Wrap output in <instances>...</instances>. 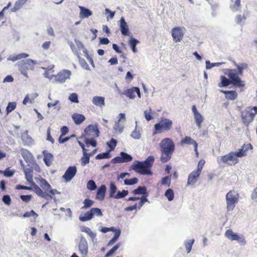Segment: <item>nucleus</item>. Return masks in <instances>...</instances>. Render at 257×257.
I'll return each mask as SVG.
<instances>
[{"instance_id":"46","label":"nucleus","mask_w":257,"mask_h":257,"mask_svg":"<svg viewBox=\"0 0 257 257\" xmlns=\"http://www.w3.org/2000/svg\"><path fill=\"white\" fill-rule=\"evenodd\" d=\"M117 142L114 139H111V140L107 143V145L110 148V150L109 151H111L114 150L115 147L116 146Z\"/></svg>"},{"instance_id":"18","label":"nucleus","mask_w":257,"mask_h":257,"mask_svg":"<svg viewBox=\"0 0 257 257\" xmlns=\"http://www.w3.org/2000/svg\"><path fill=\"white\" fill-rule=\"evenodd\" d=\"M201 173L198 171H193L188 176L187 180V185H193L197 182L198 178Z\"/></svg>"},{"instance_id":"27","label":"nucleus","mask_w":257,"mask_h":257,"mask_svg":"<svg viewBox=\"0 0 257 257\" xmlns=\"http://www.w3.org/2000/svg\"><path fill=\"white\" fill-rule=\"evenodd\" d=\"M139 43V41L134 38H131L128 41V45L131 48L134 53H136L137 49L136 48L137 45Z\"/></svg>"},{"instance_id":"15","label":"nucleus","mask_w":257,"mask_h":257,"mask_svg":"<svg viewBox=\"0 0 257 257\" xmlns=\"http://www.w3.org/2000/svg\"><path fill=\"white\" fill-rule=\"evenodd\" d=\"M77 173V168L75 166H70L65 171L62 178L66 182H69L75 176Z\"/></svg>"},{"instance_id":"63","label":"nucleus","mask_w":257,"mask_h":257,"mask_svg":"<svg viewBox=\"0 0 257 257\" xmlns=\"http://www.w3.org/2000/svg\"><path fill=\"white\" fill-rule=\"evenodd\" d=\"M69 130L66 126H63L61 128V134L60 136H65L68 133Z\"/></svg>"},{"instance_id":"24","label":"nucleus","mask_w":257,"mask_h":257,"mask_svg":"<svg viewBox=\"0 0 257 257\" xmlns=\"http://www.w3.org/2000/svg\"><path fill=\"white\" fill-rule=\"evenodd\" d=\"M79 8L80 10V16L81 18H88L92 15V12L89 9L82 6H79Z\"/></svg>"},{"instance_id":"33","label":"nucleus","mask_w":257,"mask_h":257,"mask_svg":"<svg viewBox=\"0 0 257 257\" xmlns=\"http://www.w3.org/2000/svg\"><path fill=\"white\" fill-rule=\"evenodd\" d=\"M21 154L25 161H27L29 159L32 157L31 153L26 149H22L21 150Z\"/></svg>"},{"instance_id":"61","label":"nucleus","mask_w":257,"mask_h":257,"mask_svg":"<svg viewBox=\"0 0 257 257\" xmlns=\"http://www.w3.org/2000/svg\"><path fill=\"white\" fill-rule=\"evenodd\" d=\"M17 189H23L27 190H33V187H28L26 186H23L21 185H18L16 186Z\"/></svg>"},{"instance_id":"21","label":"nucleus","mask_w":257,"mask_h":257,"mask_svg":"<svg viewBox=\"0 0 257 257\" xmlns=\"http://www.w3.org/2000/svg\"><path fill=\"white\" fill-rule=\"evenodd\" d=\"M106 192V187L104 185L100 186L98 189L96 194V199L102 200L104 199Z\"/></svg>"},{"instance_id":"16","label":"nucleus","mask_w":257,"mask_h":257,"mask_svg":"<svg viewBox=\"0 0 257 257\" xmlns=\"http://www.w3.org/2000/svg\"><path fill=\"white\" fill-rule=\"evenodd\" d=\"M180 144L182 146L184 145H193L194 148V151L196 153V155L198 156V144L196 141L192 139L191 137L186 136L184 138L182 139L180 141Z\"/></svg>"},{"instance_id":"62","label":"nucleus","mask_w":257,"mask_h":257,"mask_svg":"<svg viewBox=\"0 0 257 257\" xmlns=\"http://www.w3.org/2000/svg\"><path fill=\"white\" fill-rule=\"evenodd\" d=\"M137 208L139 209V204H137V203H136L134 205L126 207L125 208V210L127 211H131Z\"/></svg>"},{"instance_id":"2","label":"nucleus","mask_w":257,"mask_h":257,"mask_svg":"<svg viewBox=\"0 0 257 257\" xmlns=\"http://www.w3.org/2000/svg\"><path fill=\"white\" fill-rule=\"evenodd\" d=\"M161 157L160 161L163 163L168 162L171 158L175 151V144L170 138L163 139L160 144Z\"/></svg>"},{"instance_id":"55","label":"nucleus","mask_w":257,"mask_h":257,"mask_svg":"<svg viewBox=\"0 0 257 257\" xmlns=\"http://www.w3.org/2000/svg\"><path fill=\"white\" fill-rule=\"evenodd\" d=\"M171 183V179L170 176H166L162 178L161 180V184L162 185H167L170 186Z\"/></svg>"},{"instance_id":"37","label":"nucleus","mask_w":257,"mask_h":257,"mask_svg":"<svg viewBox=\"0 0 257 257\" xmlns=\"http://www.w3.org/2000/svg\"><path fill=\"white\" fill-rule=\"evenodd\" d=\"M84 143L87 146L91 145L93 147L96 146V142L94 138H86L84 140Z\"/></svg>"},{"instance_id":"38","label":"nucleus","mask_w":257,"mask_h":257,"mask_svg":"<svg viewBox=\"0 0 257 257\" xmlns=\"http://www.w3.org/2000/svg\"><path fill=\"white\" fill-rule=\"evenodd\" d=\"M128 194L127 190H123L121 192L118 191L113 198L115 199L123 198L127 196Z\"/></svg>"},{"instance_id":"3","label":"nucleus","mask_w":257,"mask_h":257,"mask_svg":"<svg viewBox=\"0 0 257 257\" xmlns=\"http://www.w3.org/2000/svg\"><path fill=\"white\" fill-rule=\"evenodd\" d=\"M154 160V157L149 156L145 161H135L131 166V168L141 175H151L152 173L150 168L153 166Z\"/></svg>"},{"instance_id":"12","label":"nucleus","mask_w":257,"mask_h":257,"mask_svg":"<svg viewBox=\"0 0 257 257\" xmlns=\"http://www.w3.org/2000/svg\"><path fill=\"white\" fill-rule=\"evenodd\" d=\"M71 71L68 70H63L57 75H54V80L59 83H63L66 80L70 78Z\"/></svg>"},{"instance_id":"58","label":"nucleus","mask_w":257,"mask_h":257,"mask_svg":"<svg viewBox=\"0 0 257 257\" xmlns=\"http://www.w3.org/2000/svg\"><path fill=\"white\" fill-rule=\"evenodd\" d=\"M220 64V63H210L209 61H206V67L207 69H210L214 66H219Z\"/></svg>"},{"instance_id":"19","label":"nucleus","mask_w":257,"mask_h":257,"mask_svg":"<svg viewBox=\"0 0 257 257\" xmlns=\"http://www.w3.org/2000/svg\"><path fill=\"white\" fill-rule=\"evenodd\" d=\"M120 29L122 35L124 36L129 35L130 32L128 27L123 17H122L120 20Z\"/></svg>"},{"instance_id":"35","label":"nucleus","mask_w":257,"mask_h":257,"mask_svg":"<svg viewBox=\"0 0 257 257\" xmlns=\"http://www.w3.org/2000/svg\"><path fill=\"white\" fill-rule=\"evenodd\" d=\"M33 63V61L31 59H28L25 62H24L20 67V70L23 72L25 68L27 70L29 69V67H30L31 64Z\"/></svg>"},{"instance_id":"56","label":"nucleus","mask_w":257,"mask_h":257,"mask_svg":"<svg viewBox=\"0 0 257 257\" xmlns=\"http://www.w3.org/2000/svg\"><path fill=\"white\" fill-rule=\"evenodd\" d=\"M120 231H118L117 232H116L114 234V235L113 237L110 240V241L108 242V245L112 244L115 241L117 240V239L118 238V237L120 235Z\"/></svg>"},{"instance_id":"32","label":"nucleus","mask_w":257,"mask_h":257,"mask_svg":"<svg viewBox=\"0 0 257 257\" xmlns=\"http://www.w3.org/2000/svg\"><path fill=\"white\" fill-rule=\"evenodd\" d=\"M235 65L236 66L237 71V73L239 75L242 76L243 74V70L247 68V65L246 63H242L240 65L235 64Z\"/></svg>"},{"instance_id":"36","label":"nucleus","mask_w":257,"mask_h":257,"mask_svg":"<svg viewBox=\"0 0 257 257\" xmlns=\"http://www.w3.org/2000/svg\"><path fill=\"white\" fill-rule=\"evenodd\" d=\"M121 159L122 160V163L128 162L132 160L133 158L132 156L126 153L121 152L120 154Z\"/></svg>"},{"instance_id":"44","label":"nucleus","mask_w":257,"mask_h":257,"mask_svg":"<svg viewBox=\"0 0 257 257\" xmlns=\"http://www.w3.org/2000/svg\"><path fill=\"white\" fill-rule=\"evenodd\" d=\"M16 107V102H9L6 108L7 114L9 113Z\"/></svg>"},{"instance_id":"64","label":"nucleus","mask_w":257,"mask_h":257,"mask_svg":"<svg viewBox=\"0 0 257 257\" xmlns=\"http://www.w3.org/2000/svg\"><path fill=\"white\" fill-rule=\"evenodd\" d=\"M251 199L257 201V188H255L251 195Z\"/></svg>"},{"instance_id":"53","label":"nucleus","mask_w":257,"mask_h":257,"mask_svg":"<svg viewBox=\"0 0 257 257\" xmlns=\"http://www.w3.org/2000/svg\"><path fill=\"white\" fill-rule=\"evenodd\" d=\"M29 56V55L28 54H26V53H21V54H19L15 56H14L12 59V60L13 61H16L17 60H19V59H21L22 58H27Z\"/></svg>"},{"instance_id":"41","label":"nucleus","mask_w":257,"mask_h":257,"mask_svg":"<svg viewBox=\"0 0 257 257\" xmlns=\"http://www.w3.org/2000/svg\"><path fill=\"white\" fill-rule=\"evenodd\" d=\"M109 152L110 151H108L105 153L99 154L96 156L95 158L96 159H103L109 158L110 157Z\"/></svg>"},{"instance_id":"9","label":"nucleus","mask_w":257,"mask_h":257,"mask_svg":"<svg viewBox=\"0 0 257 257\" xmlns=\"http://www.w3.org/2000/svg\"><path fill=\"white\" fill-rule=\"evenodd\" d=\"M132 193L134 195H142L139 202V209H140L146 202H148V193L145 186L138 187L137 189L133 190Z\"/></svg>"},{"instance_id":"29","label":"nucleus","mask_w":257,"mask_h":257,"mask_svg":"<svg viewBox=\"0 0 257 257\" xmlns=\"http://www.w3.org/2000/svg\"><path fill=\"white\" fill-rule=\"evenodd\" d=\"M90 155L88 154V152L83 153V156L81 159V165L84 166L89 162Z\"/></svg>"},{"instance_id":"6","label":"nucleus","mask_w":257,"mask_h":257,"mask_svg":"<svg viewBox=\"0 0 257 257\" xmlns=\"http://www.w3.org/2000/svg\"><path fill=\"white\" fill-rule=\"evenodd\" d=\"M224 74L227 75L230 79L231 84L234 86L243 87L244 83L239 77L237 70L234 69H227L224 71Z\"/></svg>"},{"instance_id":"51","label":"nucleus","mask_w":257,"mask_h":257,"mask_svg":"<svg viewBox=\"0 0 257 257\" xmlns=\"http://www.w3.org/2000/svg\"><path fill=\"white\" fill-rule=\"evenodd\" d=\"M69 99L72 102L78 103V95L75 93H73L70 94Z\"/></svg>"},{"instance_id":"7","label":"nucleus","mask_w":257,"mask_h":257,"mask_svg":"<svg viewBox=\"0 0 257 257\" xmlns=\"http://www.w3.org/2000/svg\"><path fill=\"white\" fill-rule=\"evenodd\" d=\"M256 114H257V106L247 108L241 114L243 123L246 126H248L253 121Z\"/></svg>"},{"instance_id":"13","label":"nucleus","mask_w":257,"mask_h":257,"mask_svg":"<svg viewBox=\"0 0 257 257\" xmlns=\"http://www.w3.org/2000/svg\"><path fill=\"white\" fill-rule=\"evenodd\" d=\"M84 133L87 138H96L99 136V131L96 126L89 125L85 129Z\"/></svg>"},{"instance_id":"11","label":"nucleus","mask_w":257,"mask_h":257,"mask_svg":"<svg viewBox=\"0 0 257 257\" xmlns=\"http://www.w3.org/2000/svg\"><path fill=\"white\" fill-rule=\"evenodd\" d=\"M184 28L180 27H176L172 29L171 31V35L173 41L176 42H180L184 37Z\"/></svg>"},{"instance_id":"17","label":"nucleus","mask_w":257,"mask_h":257,"mask_svg":"<svg viewBox=\"0 0 257 257\" xmlns=\"http://www.w3.org/2000/svg\"><path fill=\"white\" fill-rule=\"evenodd\" d=\"M79 250L82 257H86L88 254V244L85 238H81L78 245Z\"/></svg>"},{"instance_id":"50","label":"nucleus","mask_w":257,"mask_h":257,"mask_svg":"<svg viewBox=\"0 0 257 257\" xmlns=\"http://www.w3.org/2000/svg\"><path fill=\"white\" fill-rule=\"evenodd\" d=\"M54 72V70L52 69H49L48 70H46L44 75L45 77L48 78L49 79H52L54 78V74H52V73Z\"/></svg>"},{"instance_id":"48","label":"nucleus","mask_w":257,"mask_h":257,"mask_svg":"<svg viewBox=\"0 0 257 257\" xmlns=\"http://www.w3.org/2000/svg\"><path fill=\"white\" fill-rule=\"evenodd\" d=\"M2 201L5 204L7 205H10L12 203L11 198L10 196L9 195H4L2 198Z\"/></svg>"},{"instance_id":"22","label":"nucleus","mask_w":257,"mask_h":257,"mask_svg":"<svg viewBox=\"0 0 257 257\" xmlns=\"http://www.w3.org/2000/svg\"><path fill=\"white\" fill-rule=\"evenodd\" d=\"M92 103L96 106L102 107L104 105V98L102 96H94L92 99Z\"/></svg>"},{"instance_id":"57","label":"nucleus","mask_w":257,"mask_h":257,"mask_svg":"<svg viewBox=\"0 0 257 257\" xmlns=\"http://www.w3.org/2000/svg\"><path fill=\"white\" fill-rule=\"evenodd\" d=\"M205 161L204 160H200L198 164L197 169L196 171L201 173Z\"/></svg>"},{"instance_id":"8","label":"nucleus","mask_w":257,"mask_h":257,"mask_svg":"<svg viewBox=\"0 0 257 257\" xmlns=\"http://www.w3.org/2000/svg\"><path fill=\"white\" fill-rule=\"evenodd\" d=\"M239 195L234 190L229 191L226 195V208L228 211L232 210L238 202Z\"/></svg>"},{"instance_id":"28","label":"nucleus","mask_w":257,"mask_h":257,"mask_svg":"<svg viewBox=\"0 0 257 257\" xmlns=\"http://www.w3.org/2000/svg\"><path fill=\"white\" fill-rule=\"evenodd\" d=\"M194 116L197 127L198 128H200L201 127V123L203 121V116L199 112L194 114Z\"/></svg>"},{"instance_id":"25","label":"nucleus","mask_w":257,"mask_h":257,"mask_svg":"<svg viewBox=\"0 0 257 257\" xmlns=\"http://www.w3.org/2000/svg\"><path fill=\"white\" fill-rule=\"evenodd\" d=\"M220 82L218 84L219 87H227L231 84L230 79L227 78L225 76L221 75L220 77Z\"/></svg>"},{"instance_id":"31","label":"nucleus","mask_w":257,"mask_h":257,"mask_svg":"<svg viewBox=\"0 0 257 257\" xmlns=\"http://www.w3.org/2000/svg\"><path fill=\"white\" fill-rule=\"evenodd\" d=\"M116 190H117V187H116V185H115V184L113 182H111L110 183L109 190V197L111 198H113L116 194Z\"/></svg>"},{"instance_id":"42","label":"nucleus","mask_w":257,"mask_h":257,"mask_svg":"<svg viewBox=\"0 0 257 257\" xmlns=\"http://www.w3.org/2000/svg\"><path fill=\"white\" fill-rule=\"evenodd\" d=\"M75 54L77 56V57L79 61V63H80V65H81V66L86 69H88V68H89L88 65L87 64L86 62L85 61V60L83 59H82L80 57L79 54H78L76 52Z\"/></svg>"},{"instance_id":"14","label":"nucleus","mask_w":257,"mask_h":257,"mask_svg":"<svg viewBox=\"0 0 257 257\" xmlns=\"http://www.w3.org/2000/svg\"><path fill=\"white\" fill-rule=\"evenodd\" d=\"M137 94L139 98L141 97V92L139 87H133L130 89H127L121 92L120 94H124L130 99H134Z\"/></svg>"},{"instance_id":"60","label":"nucleus","mask_w":257,"mask_h":257,"mask_svg":"<svg viewBox=\"0 0 257 257\" xmlns=\"http://www.w3.org/2000/svg\"><path fill=\"white\" fill-rule=\"evenodd\" d=\"M20 198L23 201L28 202L31 200L32 196L31 195H22L20 196Z\"/></svg>"},{"instance_id":"45","label":"nucleus","mask_w":257,"mask_h":257,"mask_svg":"<svg viewBox=\"0 0 257 257\" xmlns=\"http://www.w3.org/2000/svg\"><path fill=\"white\" fill-rule=\"evenodd\" d=\"M87 188L90 190H94L96 188V185L93 180H89L87 183Z\"/></svg>"},{"instance_id":"39","label":"nucleus","mask_w":257,"mask_h":257,"mask_svg":"<svg viewBox=\"0 0 257 257\" xmlns=\"http://www.w3.org/2000/svg\"><path fill=\"white\" fill-rule=\"evenodd\" d=\"M165 196L167 198L169 201H172L174 198V193L172 189H167L165 193Z\"/></svg>"},{"instance_id":"20","label":"nucleus","mask_w":257,"mask_h":257,"mask_svg":"<svg viewBox=\"0 0 257 257\" xmlns=\"http://www.w3.org/2000/svg\"><path fill=\"white\" fill-rule=\"evenodd\" d=\"M220 92L225 94V98L228 100H233L236 99L237 97V93L235 90H221Z\"/></svg>"},{"instance_id":"52","label":"nucleus","mask_w":257,"mask_h":257,"mask_svg":"<svg viewBox=\"0 0 257 257\" xmlns=\"http://www.w3.org/2000/svg\"><path fill=\"white\" fill-rule=\"evenodd\" d=\"M91 212L92 213V215H96L98 216H101L102 215V212L101 210L98 208H92L91 209Z\"/></svg>"},{"instance_id":"54","label":"nucleus","mask_w":257,"mask_h":257,"mask_svg":"<svg viewBox=\"0 0 257 257\" xmlns=\"http://www.w3.org/2000/svg\"><path fill=\"white\" fill-rule=\"evenodd\" d=\"M144 115L145 118L148 121L151 120L153 119L151 109H150L149 110H145L144 111Z\"/></svg>"},{"instance_id":"40","label":"nucleus","mask_w":257,"mask_h":257,"mask_svg":"<svg viewBox=\"0 0 257 257\" xmlns=\"http://www.w3.org/2000/svg\"><path fill=\"white\" fill-rule=\"evenodd\" d=\"M138 182V178L135 177L130 179H125L124 180V184L126 185H132L137 183Z\"/></svg>"},{"instance_id":"10","label":"nucleus","mask_w":257,"mask_h":257,"mask_svg":"<svg viewBox=\"0 0 257 257\" xmlns=\"http://www.w3.org/2000/svg\"><path fill=\"white\" fill-rule=\"evenodd\" d=\"M224 235L226 237L231 241L236 240L238 243L242 244H244L246 243V241L243 236H240L237 233L233 232L230 229L226 230Z\"/></svg>"},{"instance_id":"5","label":"nucleus","mask_w":257,"mask_h":257,"mask_svg":"<svg viewBox=\"0 0 257 257\" xmlns=\"http://www.w3.org/2000/svg\"><path fill=\"white\" fill-rule=\"evenodd\" d=\"M173 126V121L169 118H161L159 121L154 125L153 134L161 133L171 130Z\"/></svg>"},{"instance_id":"34","label":"nucleus","mask_w":257,"mask_h":257,"mask_svg":"<svg viewBox=\"0 0 257 257\" xmlns=\"http://www.w3.org/2000/svg\"><path fill=\"white\" fill-rule=\"evenodd\" d=\"M92 217H93L92 213L91 212V211L90 210L89 211H87V212H86L84 214V216H80L79 217V219L81 221H88V220L91 219L92 218Z\"/></svg>"},{"instance_id":"4","label":"nucleus","mask_w":257,"mask_h":257,"mask_svg":"<svg viewBox=\"0 0 257 257\" xmlns=\"http://www.w3.org/2000/svg\"><path fill=\"white\" fill-rule=\"evenodd\" d=\"M24 173L27 181L32 185L33 187V191L38 196L47 200H50L52 198V196L51 195L46 192H44L40 187L34 182L33 179V169L31 168H26L24 170Z\"/></svg>"},{"instance_id":"49","label":"nucleus","mask_w":257,"mask_h":257,"mask_svg":"<svg viewBox=\"0 0 257 257\" xmlns=\"http://www.w3.org/2000/svg\"><path fill=\"white\" fill-rule=\"evenodd\" d=\"M93 201L89 199H85L84 201V206L82 207L83 209L87 208L91 206L93 204Z\"/></svg>"},{"instance_id":"26","label":"nucleus","mask_w":257,"mask_h":257,"mask_svg":"<svg viewBox=\"0 0 257 257\" xmlns=\"http://www.w3.org/2000/svg\"><path fill=\"white\" fill-rule=\"evenodd\" d=\"M44 161L45 164L47 166H51L53 160V156L52 154L49 153H45L44 152Z\"/></svg>"},{"instance_id":"59","label":"nucleus","mask_w":257,"mask_h":257,"mask_svg":"<svg viewBox=\"0 0 257 257\" xmlns=\"http://www.w3.org/2000/svg\"><path fill=\"white\" fill-rule=\"evenodd\" d=\"M50 131L51 128L49 127L48 128L47 131V140L53 144L54 143V140L53 139L51 135Z\"/></svg>"},{"instance_id":"1","label":"nucleus","mask_w":257,"mask_h":257,"mask_svg":"<svg viewBox=\"0 0 257 257\" xmlns=\"http://www.w3.org/2000/svg\"><path fill=\"white\" fill-rule=\"evenodd\" d=\"M253 147L250 143L244 144L237 152H230L227 154L220 157V161L228 166L235 165L239 162L238 158L247 155L248 151H252Z\"/></svg>"},{"instance_id":"47","label":"nucleus","mask_w":257,"mask_h":257,"mask_svg":"<svg viewBox=\"0 0 257 257\" xmlns=\"http://www.w3.org/2000/svg\"><path fill=\"white\" fill-rule=\"evenodd\" d=\"M14 173L15 171L10 170V168H7L3 172L4 176L7 177H11L13 176Z\"/></svg>"},{"instance_id":"23","label":"nucleus","mask_w":257,"mask_h":257,"mask_svg":"<svg viewBox=\"0 0 257 257\" xmlns=\"http://www.w3.org/2000/svg\"><path fill=\"white\" fill-rule=\"evenodd\" d=\"M72 118L74 121V122L76 124H80L85 119V116L79 113H74L72 116Z\"/></svg>"},{"instance_id":"30","label":"nucleus","mask_w":257,"mask_h":257,"mask_svg":"<svg viewBox=\"0 0 257 257\" xmlns=\"http://www.w3.org/2000/svg\"><path fill=\"white\" fill-rule=\"evenodd\" d=\"M40 185L45 191H49L51 188V186L43 178L40 180Z\"/></svg>"},{"instance_id":"43","label":"nucleus","mask_w":257,"mask_h":257,"mask_svg":"<svg viewBox=\"0 0 257 257\" xmlns=\"http://www.w3.org/2000/svg\"><path fill=\"white\" fill-rule=\"evenodd\" d=\"M194 242V239H190L186 242L185 243V247L187 250V253H189L192 249V245Z\"/></svg>"}]
</instances>
